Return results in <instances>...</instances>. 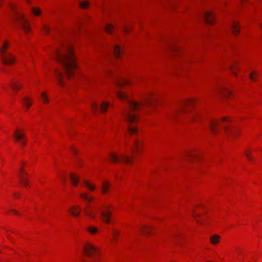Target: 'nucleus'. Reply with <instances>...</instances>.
I'll return each instance as SVG.
<instances>
[{"label": "nucleus", "mask_w": 262, "mask_h": 262, "mask_svg": "<svg viewBox=\"0 0 262 262\" xmlns=\"http://www.w3.org/2000/svg\"><path fill=\"white\" fill-rule=\"evenodd\" d=\"M117 95L120 100L126 101L127 102V106L122 115L128 124V133L130 135H134L137 133L138 129L131 124L137 122L138 118L136 115L133 114L131 112L139 110L141 106L152 103L155 98L151 94H148L145 96L143 100L139 103L130 100L128 96L122 91H118Z\"/></svg>", "instance_id": "1"}, {"label": "nucleus", "mask_w": 262, "mask_h": 262, "mask_svg": "<svg viewBox=\"0 0 262 262\" xmlns=\"http://www.w3.org/2000/svg\"><path fill=\"white\" fill-rule=\"evenodd\" d=\"M54 58L61 64L64 72L70 77L77 67L71 43L66 40L60 41L59 47L54 51Z\"/></svg>", "instance_id": "2"}, {"label": "nucleus", "mask_w": 262, "mask_h": 262, "mask_svg": "<svg viewBox=\"0 0 262 262\" xmlns=\"http://www.w3.org/2000/svg\"><path fill=\"white\" fill-rule=\"evenodd\" d=\"M107 206H104V209H101L97 207L93 208L91 205L88 204L84 209V211L89 217L94 219L95 217L96 213L99 211L100 212L102 221L107 224H109L111 214V212L107 210Z\"/></svg>", "instance_id": "3"}, {"label": "nucleus", "mask_w": 262, "mask_h": 262, "mask_svg": "<svg viewBox=\"0 0 262 262\" xmlns=\"http://www.w3.org/2000/svg\"><path fill=\"white\" fill-rule=\"evenodd\" d=\"M229 121V119L227 117H224L222 118V121H219L214 119H210L209 122V127L212 133L216 134L218 130V127L220 125L221 122L225 123L226 122ZM224 127L225 132L226 133L227 136H229L230 135H234L236 134V130L235 129L233 128L230 125L226 124H224Z\"/></svg>", "instance_id": "4"}, {"label": "nucleus", "mask_w": 262, "mask_h": 262, "mask_svg": "<svg viewBox=\"0 0 262 262\" xmlns=\"http://www.w3.org/2000/svg\"><path fill=\"white\" fill-rule=\"evenodd\" d=\"M9 6L12 10L13 19L18 23L26 33L29 32L30 27L28 25L27 21L24 17V15L15 10L16 7L13 4H10Z\"/></svg>", "instance_id": "5"}, {"label": "nucleus", "mask_w": 262, "mask_h": 262, "mask_svg": "<svg viewBox=\"0 0 262 262\" xmlns=\"http://www.w3.org/2000/svg\"><path fill=\"white\" fill-rule=\"evenodd\" d=\"M9 46V42L5 40L3 45L0 47V59L5 64H11L14 63L15 57L10 53H7L6 50Z\"/></svg>", "instance_id": "6"}, {"label": "nucleus", "mask_w": 262, "mask_h": 262, "mask_svg": "<svg viewBox=\"0 0 262 262\" xmlns=\"http://www.w3.org/2000/svg\"><path fill=\"white\" fill-rule=\"evenodd\" d=\"M83 251L84 254L90 257L89 261L83 260V262H99V259L97 256L98 253L97 247L89 243H86L84 245Z\"/></svg>", "instance_id": "7"}, {"label": "nucleus", "mask_w": 262, "mask_h": 262, "mask_svg": "<svg viewBox=\"0 0 262 262\" xmlns=\"http://www.w3.org/2000/svg\"><path fill=\"white\" fill-rule=\"evenodd\" d=\"M194 100L193 99H188L179 103V107L175 108L173 111L172 115L177 116L183 112L186 111L187 108L192 106L194 104Z\"/></svg>", "instance_id": "8"}, {"label": "nucleus", "mask_w": 262, "mask_h": 262, "mask_svg": "<svg viewBox=\"0 0 262 262\" xmlns=\"http://www.w3.org/2000/svg\"><path fill=\"white\" fill-rule=\"evenodd\" d=\"M109 156L111 161H112L114 163L122 162L126 164H130L132 162V159L128 156H118L115 154L111 153Z\"/></svg>", "instance_id": "9"}, {"label": "nucleus", "mask_w": 262, "mask_h": 262, "mask_svg": "<svg viewBox=\"0 0 262 262\" xmlns=\"http://www.w3.org/2000/svg\"><path fill=\"white\" fill-rule=\"evenodd\" d=\"M203 17L205 20L206 23L208 25H211L214 21V16L213 13L210 11H206L203 12Z\"/></svg>", "instance_id": "10"}, {"label": "nucleus", "mask_w": 262, "mask_h": 262, "mask_svg": "<svg viewBox=\"0 0 262 262\" xmlns=\"http://www.w3.org/2000/svg\"><path fill=\"white\" fill-rule=\"evenodd\" d=\"M13 136L17 141H20L22 145H24L26 144V141L24 139L25 134L24 133L15 132L14 133Z\"/></svg>", "instance_id": "11"}, {"label": "nucleus", "mask_w": 262, "mask_h": 262, "mask_svg": "<svg viewBox=\"0 0 262 262\" xmlns=\"http://www.w3.org/2000/svg\"><path fill=\"white\" fill-rule=\"evenodd\" d=\"M203 114L199 112H194L189 116V120L192 122H198L202 119Z\"/></svg>", "instance_id": "12"}, {"label": "nucleus", "mask_w": 262, "mask_h": 262, "mask_svg": "<svg viewBox=\"0 0 262 262\" xmlns=\"http://www.w3.org/2000/svg\"><path fill=\"white\" fill-rule=\"evenodd\" d=\"M27 175V173L24 171V169L23 168H21L19 171L20 181L25 186H27L29 184L28 181L26 178V176Z\"/></svg>", "instance_id": "13"}, {"label": "nucleus", "mask_w": 262, "mask_h": 262, "mask_svg": "<svg viewBox=\"0 0 262 262\" xmlns=\"http://www.w3.org/2000/svg\"><path fill=\"white\" fill-rule=\"evenodd\" d=\"M56 73V77L57 80H58V83L60 85L63 86L64 85V82L63 81V76L62 73L59 70H55Z\"/></svg>", "instance_id": "14"}, {"label": "nucleus", "mask_w": 262, "mask_h": 262, "mask_svg": "<svg viewBox=\"0 0 262 262\" xmlns=\"http://www.w3.org/2000/svg\"><path fill=\"white\" fill-rule=\"evenodd\" d=\"M113 52L116 57L119 58L121 57V54L123 51L121 47L119 46L116 45L114 47Z\"/></svg>", "instance_id": "15"}, {"label": "nucleus", "mask_w": 262, "mask_h": 262, "mask_svg": "<svg viewBox=\"0 0 262 262\" xmlns=\"http://www.w3.org/2000/svg\"><path fill=\"white\" fill-rule=\"evenodd\" d=\"M143 142L139 139H136L132 146V149L134 151H138L139 150L140 147L142 145Z\"/></svg>", "instance_id": "16"}, {"label": "nucleus", "mask_w": 262, "mask_h": 262, "mask_svg": "<svg viewBox=\"0 0 262 262\" xmlns=\"http://www.w3.org/2000/svg\"><path fill=\"white\" fill-rule=\"evenodd\" d=\"M69 212L72 215L78 216L80 212V208L79 207L73 206L70 208Z\"/></svg>", "instance_id": "17"}, {"label": "nucleus", "mask_w": 262, "mask_h": 262, "mask_svg": "<svg viewBox=\"0 0 262 262\" xmlns=\"http://www.w3.org/2000/svg\"><path fill=\"white\" fill-rule=\"evenodd\" d=\"M220 239L221 237L219 235L214 234L210 236L209 239L212 244L216 245L219 243Z\"/></svg>", "instance_id": "18"}, {"label": "nucleus", "mask_w": 262, "mask_h": 262, "mask_svg": "<svg viewBox=\"0 0 262 262\" xmlns=\"http://www.w3.org/2000/svg\"><path fill=\"white\" fill-rule=\"evenodd\" d=\"M70 178L71 181V183L73 185L76 186L78 184L79 177L78 176L74 173H71L70 174Z\"/></svg>", "instance_id": "19"}, {"label": "nucleus", "mask_w": 262, "mask_h": 262, "mask_svg": "<svg viewBox=\"0 0 262 262\" xmlns=\"http://www.w3.org/2000/svg\"><path fill=\"white\" fill-rule=\"evenodd\" d=\"M231 28L233 34L237 35L238 33L239 28L237 23H233Z\"/></svg>", "instance_id": "20"}, {"label": "nucleus", "mask_w": 262, "mask_h": 262, "mask_svg": "<svg viewBox=\"0 0 262 262\" xmlns=\"http://www.w3.org/2000/svg\"><path fill=\"white\" fill-rule=\"evenodd\" d=\"M140 230L144 234H148L150 232L151 227L148 226H143L140 228Z\"/></svg>", "instance_id": "21"}, {"label": "nucleus", "mask_w": 262, "mask_h": 262, "mask_svg": "<svg viewBox=\"0 0 262 262\" xmlns=\"http://www.w3.org/2000/svg\"><path fill=\"white\" fill-rule=\"evenodd\" d=\"M80 196L81 199H83L88 202H90L94 200V198L93 196H90L84 193H80Z\"/></svg>", "instance_id": "22"}, {"label": "nucleus", "mask_w": 262, "mask_h": 262, "mask_svg": "<svg viewBox=\"0 0 262 262\" xmlns=\"http://www.w3.org/2000/svg\"><path fill=\"white\" fill-rule=\"evenodd\" d=\"M22 102H23L24 105L27 108H29L32 104L30 100L27 97H24L22 100Z\"/></svg>", "instance_id": "23"}, {"label": "nucleus", "mask_w": 262, "mask_h": 262, "mask_svg": "<svg viewBox=\"0 0 262 262\" xmlns=\"http://www.w3.org/2000/svg\"><path fill=\"white\" fill-rule=\"evenodd\" d=\"M110 184L107 182H104L102 185V191L103 193H106L108 192V188Z\"/></svg>", "instance_id": "24"}, {"label": "nucleus", "mask_w": 262, "mask_h": 262, "mask_svg": "<svg viewBox=\"0 0 262 262\" xmlns=\"http://www.w3.org/2000/svg\"><path fill=\"white\" fill-rule=\"evenodd\" d=\"M11 87L13 90L15 91L19 90L21 88V85L18 84L17 81H12L11 82Z\"/></svg>", "instance_id": "25"}, {"label": "nucleus", "mask_w": 262, "mask_h": 262, "mask_svg": "<svg viewBox=\"0 0 262 262\" xmlns=\"http://www.w3.org/2000/svg\"><path fill=\"white\" fill-rule=\"evenodd\" d=\"M218 92H219V93L222 94L225 96H228L229 95H230V92L228 90H227L225 88L220 89L219 90Z\"/></svg>", "instance_id": "26"}, {"label": "nucleus", "mask_w": 262, "mask_h": 262, "mask_svg": "<svg viewBox=\"0 0 262 262\" xmlns=\"http://www.w3.org/2000/svg\"><path fill=\"white\" fill-rule=\"evenodd\" d=\"M109 106V103L107 102H103L100 106V111H101L102 113H103L104 112L107 108Z\"/></svg>", "instance_id": "27"}, {"label": "nucleus", "mask_w": 262, "mask_h": 262, "mask_svg": "<svg viewBox=\"0 0 262 262\" xmlns=\"http://www.w3.org/2000/svg\"><path fill=\"white\" fill-rule=\"evenodd\" d=\"M83 184L88 189L92 191H93L95 189L94 185L91 184L89 182L85 180L83 181Z\"/></svg>", "instance_id": "28"}, {"label": "nucleus", "mask_w": 262, "mask_h": 262, "mask_svg": "<svg viewBox=\"0 0 262 262\" xmlns=\"http://www.w3.org/2000/svg\"><path fill=\"white\" fill-rule=\"evenodd\" d=\"M31 11L32 13L36 16L39 15L41 13V11L40 9L35 7L32 8Z\"/></svg>", "instance_id": "29"}, {"label": "nucleus", "mask_w": 262, "mask_h": 262, "mask_svg": "<svg viewBox=\"0 0 262 262\" xmlns=\"http://www.w3.org/2000/svg\"><path fill=\"white\" fill-rule=\"evenodd\" d=\"M116 83L118 86H122L125 84H129L130 82L126 80L122 79V80H117L116 81Z\"/></svg>", "instance_id": "30"}, {"label": "nucleus", "mask_w": 262, "mask_h": 262, "mask_svg": "<svg viewBox=\"0 0 262 262\" xmlns=\"http://www.w3.org/2000/svg\"><path fill=\"white\" fill-rule=\"evenodd\" d=\"M80 7L82 9H86L89 5V3L87 1H83L79 3Z\"/></svg>", "instance_id": "31"}, {"label": "nucleus", "mask_w": 262, "mask_h": 262, "mask_svg": "<svg viewBox=\"0 0 262 262\" xmlns=\"http://www.w3.org/2000/svg\"><path fill=\"white\" fill-rule=\"evenodd\" d=\"M105 31L108 33H112L114 30V26L111 24H108L105 26Z\"/></svg>", "instance_id": "32"}, {"label": "nucleus", "mask_w": 262, "mask_h": 262, "mask_svg": "<svg viewBox=\"0 0 262 262\" xmlns=\"http://www.w3.org/2000/svg\"><path fill=\"white\" fill-rule=\"evenodd\" d=\"M91 108L93 113L97 112L99 108L98 104L96 103L93 102L91 104Z\"/></svg>", "instance_id": "33"}, {"label": "nucleus", "mask_w": 262, "mask_h": 262, "mask_svg": "<svg viewBox=\"0 0 262 262\" xmlns=\"http://www.w3.org/2000/svg\"><path fill=\"white\" fill-rule=\"evenodd\" d=\"M88 230L91 233L95 234V233H96L97 232L98 229L96 227H95V226H91V227H89L88 228Z\"/></svg>", "instance_id": "34"}, {"label": "nucleus", "mask_w": 262, "mask_h": 262, "mask_svg": "<svg viewBox=\"0 0 262 262\" xmlns=\"http://www.w3.org/2000/svg\"><path fill=\"white\" fill-rule=\"evenodd\" d=\"M41 99H42V101H43V102L47 103H49V100L48 98H47V95L45 93H42L41 94Z\"/></svg>", "instance_id": "35"}, {"label": "nucleus", "mask_w": 262, "mask_h": 262, "mask_svg": "<svg viewBox=\"0 0 262 262\" xmlns=\"http://www.w3.org/2000/svg\"><path fill=\"white\" fill-rule=\"evenodd\" d=\"M250 78L252 81H255L256 79V74L255 72H251L249 75Z\"/></svg>", "instance_id": "36"}, {"label": "nucleus", "mask_w": 262, "mask_h": 262, "mask_svg": "<svg viewBox=\"0 0 262 262\" xmlns=\"http://www.w3.org/2000/svg\"><path fill=\"white\" fill-rule=\"evenodd\" d=\"M119 232L116 230H113V231H112V235L113 236V238L114 239H115V238L118 236L119 235Z\"/></svg>", "instance_id": "37"}, {"label": "nucleus", "mask_w": 262, "mask_h": 262, "mask_svg": "<svg viewBox=\"0 0 262 262\" xmlns=\"http://www.w3.org/2000/svg\"><path fill=\"white\" fill-rule=\"evenodd\" d=\"M43 30L47 34H48L50 31V28L48 26L45 25L43 26Z\"/></svg>", "instance_id": "38"}, {"label": "nucleus", "mask_w": 262, "mask_h": 262, "mask_svg": "<svg viewBox=\"0 0 262 262\" xmlns=\"http://www.w3.org/2000/svg\"><path fill=\"white\" fill-rule=\"evenodd\" d=\"M186 156L187 157H191V158H194L195 157V155L190 152H188L187 154H186Z\"/></svg>", "instance_id": "39"}, {"label": "nucleus", "mask_w": 262, "mask_h": 262, "mask_svg": "<svg viewBox=\"0 0 262 262\" xmlns=\"http://www.w3.org/2000/svg\"><path fill=\"white\" fill-rule=\"evenodd\" d=\"M10 211L16 215H19V213L15 210H11Z\"/></svg>", "instance_id": "40"}, {"label": "nucleus", "mask_w": 262, "mask_h": 262, "mask_svg": "<svg viewBox=\"0 0 262 262\" xmlns=\"http://www.w3.org/2000/svg\"><path fill=\"white\" fill-rule=\"evenodd\" d=\"M124 31L125 32V33H127L129 32V30L128 29V28H127L126 27H124Z\"/></svg>", "instance_id": "41"}, {"label": "nucleus", "mask_w": 262, "mask_h": 262, "mask_svg": "<svg viewBox=\"0 0 262 262\" xmlns=\"http://www.w3.org/2000/svg\"><path fill=\"white\" fill-rule=\"evenodd\" d=\"M14 195L16 197V198H18L19 197V195L16 193L14 194Z\"/></svg>", "instance_id": "42"}, {"label": "nucleus", "mask_w": 262, "mask_h": 262, "mask_svg": "<svg viewBox=\"0 0 262 262\" xmlns=\"http://www.w3.org/2000/svg\"><path fill=\"white\" fill-rule=\"evenodd\" d=\"M198 215H199L196 214H193V216H194V217H196Z\"/></svg>", "instance_id": "43"}, {"label": "nucleus", "mask_w": 262, "mask_h": 262, "mask_svg": "<svg viewBox=\"0 0 262 262\" xmlns=\"http://www.w3.org/2000/svg\"><path fill=\"white\" fill-rule=\"evenodd\" d=\"M196 221L198 222V223L201 224V222L200 221H199V220H196Z\"/></svg>", "instance_id": "44"}, {"label": "nucleus", "mask_w": 262, "mask_h": 262, "mask_svg": "<svg viewBox=\"0 0 262 262\" xmlns=\"http://www.w3.org/2000/svg\"><path fill=\"white\" fill-rule=\"evenodd\" d=\"M259 26H260V27H261V29H262V23H260V24H259Z\"/></svg>", "instance_id": "45"}, {"label": "nucleus", "mask_w": 262, "mask_h": 262, "mask_svg": "<svg viewBox=\"0 0 262 262\" xmlns=\"http://www.w3.org/2000/svg\"><path fill=\"white\" fill-rule=\"evenodd\" d=\"M85 80L87 81H89V79L88 78H86Z\"/></svg>", "instance_id": "46"}, {"label": "nucleus", "mask_w": 262, "mask_h": 262, "mask_svg": "<svg viewBox=\"0 0 262 262\" xmlns=\"http://www.w3.org/2000/svg\"><path fill=\"white\" fill-rule=\"evenodd\" d=\"M246 156H247V159L248 158V154H247L246 155Z\"/></svg>", "instance_id": "47"}]
</instances>
